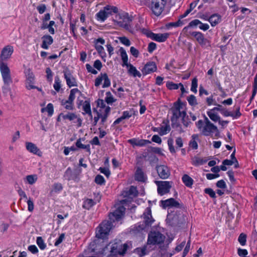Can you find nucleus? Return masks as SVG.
Here are the masks:
<instances>
[{
	"mask_svg": "<svg viewBox=\"0 0 257 257\" xmlns=\"http://www.w3.org/2000/svg\"><path fill=\"white\" fill-rule=\"evenodd\" d=\"M205 193L208 194L212 198H215L216 195L215 192L211 188H206L205 189Z\"/></svg>",
	"mask_w": 257,
	"mask_h": 257,
	"instance_id": "nucleus-59",
	"label": "nucleus"
},
{
	"mask_svg": "<svg viewBox=\"0 0 257 257\" xmlns=\"http://www.w3.org/2000/svg\"><path fill=\"white\" fill-rule=\"evenodd\" d=\"M110 111V108L109 106H107L103 111V109H100V118L101 119L100 124L102 125H104V123L106 121L107 118L108 116V114Z\"/></svg>",
	"mask_w": 257,
	"mask_h": 257,
	"instance_id": "nucleus-25",
	"label": "nucleus"
},
{
	"mask_svg": "<svg viewBox=\"0 0 257 257\" xmlns=\"http://www.w3.org/2000/svg\"><path fill=\"white\" fill-rule=\"evenodd\" d=\"M102 81H104L102 86L103 88L107 87L110 86V81L106 73L102 74Z\"/></svg>",
	"mask_w": 257,
	"mask_h": 257,
	"instance_id": "nucleus-46",
	"label": "nucleus"
},
{
	"mask_svg": "<svg viewBox=\"0 0 257 257\" xmlns=\"http://www.w3.org/2000/svg\"><path fill=\"white\" fill-rule=\"evenodd\" d=\"M105 95V101L107 104H112L115 102L116 99L113 97L110 92H107Z\"/></svg>",
	"mask_w": 257,
	"mask_h": 257,
	"instance_id": "nucleus-40",
	"label": "nucleus"
},
{
	"mask_svg": "<svg viewBox=\"0 0 257 257\" xmlns=\"http://www.w3.org/2000/svg\"><path fill=\"white\" fill-rule=\"evenodd\" d=\"M64 78L66 79L67 84L69 87L77 86L75 78L72 75L69 70L64 71Z\"/></svg>",
	"mask_w": 257,
	"mask_h": 257,
	"instance_id": "nucleus-19",
	"label": "nucleus"
},
{
	"mask_svg": "<svg viewBox=\"0 0 257 257\" xmlns=\"http://www.w3.org/2000/svg\"><path fill=\"white\" fill-rule=\"evenodd\" d=\"M221 18L217 14L212 15L208 19H205L206 20H208L211 25L212 26H216L220 21Z\"/></svg>",
	"mask_w": 257,
	"mask_h": 257,
	"instance_id": "nucleus-29",
	"label": "nucleus"
},
{
	"mask_svg": "<svg viewBox=\"0 0 257 257\" xmlns=\"http://www.w3.org/2000/svg\"><path fill=\"white\" fill-rule=\"evenodd\" d=\"M26 147L27 150L30 152L39 156H41L42 152L34 144L31 142H26Z\"/></svg>",
	"mask_w": 257,
	"mask_h": 257,
	"instance_id": "nucleus-21",
	"label": "nucleus"
},
{
	"mask_svg": "<svg viewBox=\"0 0 257 257\" xmlns=\"http://www.w3.org/2000/svg\"><path fill=\"white\" fill-rule=\"evenodd\" d=\"M112 222L110 220H104L102 222L96 229V237L102 239L105 238L112 227Z\"/></svg>",
	"mask_w": 257,
	"mask_h": 257,
	"instance_id": "nucleus-3",
	"label": "nucleus"
},
{
	"mask_svg": "<svg viewBox=\"0 0 257 257\" xmlns=\"http://www.w3.org/2000/svg\"><path fill=\"white\" fill-rule=\"evenodd\" d=\"M63 189L62 185L61 183H57L53 184L52 186V192H54L55 193L59 192Z\"/></svg>",
	"mask_w": 257,
	"mask_h": 257,
	"instance_id": "nucleus-47",
	"label": "nucleus"
},
{
	"mask_svg": "<svg viewBox=\"0 0 257 257\" xmlns=\"http://www.w3.org/2000/svg\"><path fill=\"white\" fill-rule=\"evenodd\" d=\"M127 69L128 72L130 75H133L134 77H141V73L139 71H138L136 68L134 67L133 65H130V67Z\"/></svg>",
	"mask_w": 257,
	"mask_h": 257,
	"instance_id": "nucleus-34",
	"label": "nucleus"
},
{
	"mask_svg": "<svg viewBox=\"0 0 257 257\" xmlns=\"http://www.w3.org/2000/svg\"><path fill=\"white\" fill-rule=\"evenodd\" d=\"M201 133L205 136H212L213 134H215L216 137L219 135L217 127L211 123L207 117H205V124Z\"/></svg>",
	"mask_w": 257,
	"mask_h": 257,
	"instance_id": "nucleus-6",
	"label": "nucleus"
},
{
	"mask_svg": "<svg viewBox=\"0 0 257 257\" xmlns=\"http://www.w3.org/2000/svg\"><path fill=\"white\" fill-rule=\"evenodd\" d=\"M182 181L184 184L189 187H191L193 183V180L187 174L183 175Z\"/></svg>",
	"mask_w": 257,
	"mask_h": 257,
	"instance_id": "nucleus-36",
	"label": "nucleus"
},
{
	"mask_svg": "<svg viewBox=\"0 0 257 257\" xmlns=\"http://www.w3.org/2000/svg\"><path fill=\"white\" fill-rule=\"evenodd\" d=\"M138 195V191L136 187L132 186L129 189H126L122 193V196L125 198L120 201L121 204H124L126 202L130 201L134 197H136Z\"/></svg>",
	"mask_w": 257,
	"mask_h": 257,
	"instance_id": "nucleus-12",
	"label": "nucleus"
},
{
	"mask_svg": "<svg viewBox=\"0 0 257 257\" xmlns=\"http://www.w3.org/2000/svg\"><path fill=\"white\" fill-rule=\"evenodd\" d=\"M135 179L141 182H144L145 180V174L142 169L140 168H138L136 170L135 173Z\"/></svg>",
	"mask_w": 257,
	"mask_h": 257,
	"instance_id": "nucleus-30",
	"label": "nucleus"
},
{
	"mask_svg": "<svg viewBox=\"0 0 257 257\" xmlns=\"http://www.w3.org/2000/svg\"><path fill=\"white\" fill-rule=\"evenodd\" d=\"M38 176L36 174L27 175L25 178L24 180L28 184L33 185L37 181Z\"/></svg>",
	"mask_w": 257,
	"mask_h": 257,
	"instance_id": "nucleus-31",
	"label": "nucleus"
},
{
	"mask_svg": "<svg viewBox=\"0 0 257 257\" xmlns=\"http://www.w3.org/2000/svg\"><path fill=\"white\" fill-rule=\"evenodd\" d=\"M207 113L210 118L214 122L218 121L220 118L218 114L213 111V110L208 111Z\"/></svg>",
	"mask_w": 257,
	"mask_h": 257,
	"instance_id": "nucleus-37",
	"label": "nucleus"
},
{
	"mask_svg": "<svg viewBox=\"0 0 257 257\" xmlns=\"http://www.w3.org/2000/svg\"><path fill=\"white\" fill-rule=\"evenodd\" d=\"M99 170L101 173L104 174L107 177H108L110 174V171L108 168L100 167Z\"/></svg>",
	"mask_w": 257,
	"mask_h": 257,
	"instance_id": "nucleus-62",
	"label": "nucleus"
},
{
	"mask_svg": "<svg viewBox=\"0 0 257 257\" xmlns=\"http://www.w3.org/2000/svg\"><path fill=\"white\" fill-rule=\"evenodd\" d=\"M155 183L158 187V192L161 195L169 193L173 185L172 182L166 181H156Z\"/></svg>",
	"mask_w": 257,
	"mask_h": 257,
	"instance_id": "nucleus-11",
	"label": "nucleus"
},
{
	"mask_svg": "<svg viewBox=\"0 0 257 257\" xmlns=\"http://www.w3.org/2000/svg\"><path fill=\"white\" fill-rule=\"evenodd\" d=\"M156 170L159 176L162 179H167L170 175L169 169L167 166L158 165L156 167Z\"/></svg>",
	"mask_w": 257,
	"mask_h": 257,
	"instance_id": "nucleus-17",
	"label": "nucleus"
},
{
	"mask_svg": "<svg viewBox=\"0 0 257 257\" xmlns=\"http://www.w3.org/2000/svg\"><path fill=\"white\" fill-rule=\"evenodd\" d=\"M61 104L62 105L64 106V108L66 109L70 110L73 109V103L71 101H69L68 99L62 100Z\"/></svg>",
	"mask_w": 257,
	"mask_h": 257,
	"instance_id": "nucleus-39",
	"label": "nucleus"
},
{
	"mask_svg": "<svg viewBox=\"0 0 257 257\" xmlns=\"http://www.w3.org/2000/svg\"><path fill=\"white\" fill-rule=\"evenodd\" d=\"M94 204V202L92 199H87L84 202L83 207V208L89 209L91 207H92Z\"/></svg>",
	"mask_w": 257,
	"mask_h": 257,
	"instance_id": "nucleus-44",
	"label": "nucleus"
},
{
	"mask_svg": "<svg viewBox=\"0 0 257 257\" xmlns=\"http://www.w3.org/2000/svg\"><path fill=\"white\" fill-rule=\"evenodd\" d=\"M82 109L85 113L88 114L91 118L92 117L89 102L85 101L82 104Z\"/></svg>",
	"mask_w": 257,
	"mask_h": 257,
	"instance_id": "nucleus-35",
	"label": "nucleus"
},
{
	"mask_svg": "<svg viewBox=\"0 0 257 257\" xmlns=\"http://www.w3.org/2000/svg\"><path fill=\"white\" fill-rule=\"evenodd\" d=\"M166 86L170 90L178 89L179 88H180L182 94L186 92L183 85L181 83L176 84L173 82H168L166 84Z\"/></svg>",
	"mask_w": 257,
	"mask_h": 257,
	"instance_id": "nucleus-23",
	"label": "nucleus"
},
{
	"mask_svg": "<svg viewBox=\"0 0 257 257\" xmlns=\"http://www.w3.org/2000/svg\"><path fill=\"white\" fill-rule=\"evenodd\" d=\"M207 160L198 157H194L192 159V164L195 166L201 165L206 163Z\"/></svg>",
	"mask_w": 257,
	"mask_h": 257,
	"instance_id": "nucleus-32",
	"label": "nucleus"
},
{
	"mask_svg": "<svg viewBox=\"0 0 257 257\" xmlns=\"http://www.w3.org/2000/svg\"><path fill=\"white\" fill-rule=\"evenodd\" d=\"M183 221V215L181 214H169L167 218V223L171 226L178 225L182 223Z\"/></svg>",
	"mask_w": 257,
	"mask_h": 257,
	"instance_id": "nucleus-13",
	"label": "nucleus"
},
{
	"mask_svg": "<svg viewBox=\"0 0 257 257\" xmlns=\"http://www.w3.org/2000/svg\"><path fill=\"white\" fill-rule=\"evenodd\" d=\"M196 124L198 130L202 133V131L205 124V121L204 122L202 120H199L196 123Z\"/></svg>",
	"mask_w": 257,
	"mask_h": 257,
	"instance_id": "nucleus-61",
	"label": "nucleus"
},
{
	"mask_svg": "<svg viewBox=\"0 0 257 257\" xmlns=\"http://www.w3.org/2000/svg\"><path fill=\"white\" fill-rule=\"evenodd\" d=\"M108 246H110L111 254L115 256H123L126 250L130 248L128 243L121 244L120 242L110 243Z\"/></svg>",
	"mask_w": 257,
	"mask_h": 257,
	"instance_id": "nucleus-2",
	"label": "nucleus"
},
{
	"mask_svg": "<svg viewBox=\"0 0 257 257\" xmlns=\"http://www.w3.org/2000/svg\"><path fill=\"white\" fill-rule=\"evenodd\" d=\"M257 92V73L255 75L254 78V81L253 84V91H252V96L251 97V99H252L253 97L255 96L256 93Z\"/></svg>",
	"mask_w": 257,
	"mask_h": 257,
	"instance_id": "nucleus-50",
	"label": "nucleus"
},
{
	"mask_svg": "<svg viewBox=\"0 0 257 257\" xmlns=\"http://www.w3.org/2000/svg\"><path fill=\"white\" fill-rule=\"evenodd\" d=\"M77 147L86 150L87 152H90V146L89 145H85L81 143V139L78 140L76 142Z\"/></svg>",
	"mask_w": 257,
	"mask_h": 257,
	"instance_id": "nucleus-45",
	"label": "nucleus"
},
{
	"mask_svg": "<svg viewBox=\"0 0 257 257\" xmlns=\"http://www.w3.org/2000/svg\"><path fill=\"white\" fill-rule=\"evenodd\" d=\"M128 142L132 145L133 146H144L147 144H151V142L149 140H138L136 139H133L128 140Z\"/></svg>",
	"mask_w": 257,
	"mask_h": 257,
	"instance_id": "nucleus-22",
	"label": "nucleus"
},
{
	"mask_svg": "<svg viewBox=\"0 0 257 257\" xmlns=\"http://www.w3.org/2000/svg\"><path fill=\"white\" fill-rule=\"evenodd\" d=\"M43 43L42 47L44 49H47L48 48L49 45H51L53 41V38L49 35H45L42 37Z\"/></svg>",
	"mask_w": 257,
	"mask_h": 257,
	"instance_id": "nucleus-27",
	"label": "nucleus"
},
{
	"mask_svg": "<svg viewBox=\"0 0 257 257\" xmlns=\"http://www.w3.org/2000/svg\"><path fill=\"white\" fill-rule=\"evenodd\" d=\"M28 209L30 212H32L34 208L33 202L31 198H29L27 201Z\"/></svg>",
	"mask_w": 257,
	"mask_h": 257,
	"instance_id": "nucleus-58",
	"label": "nucleus"
},
{
	"mask_svg": "<svg viewBox=\"0 0 257 257\" xmlns=\"http://www.w3.org/2000/svg\"><path fill=\"white\" fill-rule=\"evenodd\" d=\"M197 82H198V80L196 77L194 78L192 81L191 90L194 93H196L197 91V88L198 86Z\"/></svg>",
	"mask_w": 257,
	"mask_h": 257,
	"instance_id": "nucleus-49",
	"label": "nucleus"
},
{
	"mask_svg": "<svg viewBox=\"0 0 257 257\" xmlns=\"http://www.w3.org/2000/svg\"><path fill=\"white\" fill-rule=\"evenodd\" d=\"M37 243L41 249H44L46 248V244L44 243L42 237H38L37 238Z\"/></svg>",
	"mask_w": 257,
	"mask_h": 257,
	"instance_id": "nucleus-53",
	"label": "nucleus"
},
{
	"mask_svg": "<svg viewBox=\"0 0 257 257\" xmlns=\"http://www.w3.org/2000/svg\"><path fill=\"white\" fill-rule=\"evenodd\" d=\"M157 70V66L154 62H149L144 66L143 73L147 74L155 71Z\"/></svg>",
	"mask_w": 257,
	"mask_h": 257,
	"instance_id": "nucleus-24",
	"label": "nucleus"
},
{
	"mask_svg": "<svg viewBox=\"0 0 257 257\" xmlns=\"http://www.w3.org/2000/svg\"><path fill=\"white\" fill-rule=\"evenodd\" d=\"M165 236L158 231L150 232L148 235V244L150 245L159 244L163 242Z\"/></svg>",
	"mask_w": 257,
	"mask_h": 257,
	"instance_id": "nucleus-9",
	"label": "nucleus"
},
{
	"mask_svg": "<svg viewBox=\"0 0 257 257\" xmlns=\"http://www.w3.org/2000/svg\"><path fill=\"white\" fill-rule=\"evenodd\" d=\"M239 107H237L235 112L224 110L222 113L225 116H231L233 118H236L241 115V113L239 112Z\"/></svg>",
	"mask_w": 257,
	"mask_h": 257,
	"instance_id": "nucleus-28",
	"label": "nucleus"
},
{
	"mask_svg": "<svg viewBox=\"0 0 257 257\" xmlns=\"http://www.w3.org/2000/svg\"><path fill=\"white\" fill-rule=\"evenodd\" d=\"M238 241L242 245H244L246 241V235L242 233L240 234L238 239Z\"/></svg>",
	"mask_w": 257,
	"mask_h": 257,
	"instance_id": "nucleus-55",
	"label": "nucleus"
},
{
	"mask_svg": "<svg viewBox=\"0 0 257 257\" xmlns=\"http://www.w3.org/2000/svg\"><path fill=\"white\" fill-rule=\"evenodd\" d=\"M200 23H201V21H200L199 20H197V19L194 20L190 22V23L189 24V26L188 27H185L183 29V31L187 30L189 27H195L198 25H199V24H200Z\"/></svg>",
	"mask_w": 257,
	"mask_h": 257,
	"instance_id": "nucleus-54",
	"label": "nucleus"
},
{
	"mask_svg": "<svg viewBox=\"0 0 257 257\" xmlns=\"http://www.w3.org/2000/svg\"><path fill=\"white\" fill-rule=\"evenodd\" d=\"M198 139V136L197 135H193L192 136V140L190 141L189 146L193 149H197L198 145L196 140Z\"/></svg>",
	"mask_w": 257,
	"mask_h": 257,
	"instance_id": "nucleus-41",
	"label": "nucleus"
},
{
	"mask_svg": "<svg viewBox=\"0 0 257 257\" xmlns=\"http://www.w3.org/2000/svg\"><path fill=\"white\" fill-rule=\"evenodd\" d=\"M77 95H78L79 96L81 95V92L77 88L72 89L70 91V93L68 99L69 100V101L73 102V101Z\"/></svg>",
	"mask_w": 257,
	"mask_h": 257,
	"instance_id": "nucleus-33",
	"label": "nucleus"
},
{
	"mask_svg": "<svg viewBox=\"0 0 257 257\" xmlns=\"http://www.w3.org/2000/svg\"><path fill=\"white\" fill-rule=\"evenodd\" d=\"M104 40L101 38H98L96 40L95 48L99 53H101L103 50V48L101 45H99L98 43H100L101 44H104Z\"/></svg>",
	"mask_w": 257,
	"mask_h": 257,
	"instance_id": "nucleus-38",
	"label": "nucleus"
},
{
	"mask_svg": "<svg viewBox=\"0 0 257 257\" xmlns=\"http://www.w3.org/2000/svg\"><path fill=\"white\" fill-rule=\"evenodd\" d=\"M170 34L169 33L163 34H155L150 32L148 34V36L152 38L153 40L159 42H165L169 37Z\"/></svg>",
	"mask_w": 257,
	"mask_h": 257,
	"instance_id": "nucleus-18",
	"label": "nucleus"
},
{
	"mask_svg": "<svg viewBox=\"0 0 257 257\" xmlns=\"http://www.w3.org/2000/svg\"><path fill=\"white\" fill-rule=\"evenodd\" d=\"M216 186L220 188H225L226 187L225 182L223 180L218 181L216 183Z\"/></svg>",
	"mask_w": 257,
	"mask_h": 257,
	"instance_id": "nucleus-64",
	"label": "nucleus"
},
{
	"mask_svg": "<svg viewBox=\"0 0 257 257\" xmlns=\"http://www.w3.org/2000/svg\"><path fill=\"white\" fill-rule=\"evenodd\" d=\"M167 0H152L151 9L156 16H160L164 10Z\"/></svg>",
	"mask_w": 257,
	"mask_h": 257,
	"instance_id": "nucleus-8",
	"label": "nucleus"
},
{
	"mask_svg": "<svg viewBox=\"0 0 257 257\" xmlns=\"http://www.w3.org/2000/svg\"><path fill=\"white\" fill-rule=\"evenodd\" d=\"M118 39L119 40L120 42L123 45L126 46H129L131 45V42L126 37H118Z\"/></svg>",
	"mask_w": 257,
	"mask_h": 257,
	"instance_id": "nucleus-56",
	"label": "nucleus"
},
{
	"mask_svg": "<svg viewBox=\"0 0 257 257\" xmlns=\"http://www.w3.org/2000/svg\"><path fill=\"white\" fill-rule=\"evenodd\" d=\"M45 111H47L48 115L51 116L54 111L53 105L52 103H49L47 107L45 108H42L41 109V112H44Z\"/></svg>",
	"mask_w": 257,
	"mask_h": 257,
	"instance_id": "nucleus-43",
	"label": "nucleus"
},
{
	"mask_svg": "<svg viewBox=\"0 0 257 257\" xmlns=\"http://www.w3.org/2000/svg\"><path fill=\"white\" fill-rule=\"evenodd\" d=\"M54 88L57 92H58L61 87V81L58 76H56L55 78V83L54 84Z\"/></svg>",
	"mask_w": 257,
	"mask_h": 257,
	"instance_id": "nucleus-48",
	"label": "nucleus"
},
{
	"mask_svg": "<svg viewBox=\"0 0 257 257\" xmlns=\"http://www.w3.org/2000/svg\"><path fill=\"white\" fill-rule=\"evenodd\" d=\"M189 104L192 106H196L198 104L196 97L193 95H190L187 98Z\"/></svg>",
	"mask_w": 257,
	"mask_h": 257,
	"instance_id": "nucleus-42",
	"label": "nucleus"
},
{
	"mask_svg": "<svg viewBox=\"0 0 257 257\" xmlns=\"http://www.w3.org/2000/svg\"><path fill=\"white\" fill-rule=\"evenodd\" d=\"M190 34L201 47H206L209 45V41L204 37L203 34L201 32H192Z\"/></svg>",
	"mask_w": 257,
	"mask_h": 257,
	"instance_id": "nucleus-16",
	"label": "nucleus"
},
{
	"mask_svg": "<svg viewBox=\"0 0 257 257\" xmlns=\"http://www.w3.org/2000/svg\"><path fill=\"white\" fill-rule=\"evenodd\" d=\"M124 211L125 208L122 205L116 207V209L109 214V219L112 222L119 220L123 216Z\"/></svg>",
	"mask_w": 257,
	"mask_h": 257,
	"instance_id": "nucleus-14",
	"label": "nucleus"
},
{
	"mask_svg": "<svg viewBox=\"0 0 257 257\" xmlns=\"http://www.w3.org/2000/svg\"><path fill=\"white\" fill-rule=\"evenodd\" d=\"M170 130L169 126H162L159 128L158 133L161 136H163L167 134L170 131Z\"/></svg>",
	"mask_w": 257,
	"mask_h": 257,
	"instance_id": "nucleus-52",
	"label": "nucleus"
},
{
	"mask_svg": "<svg viewBox=\"0 0 257 257\" xmlns=\"http://www.w3.org/2000/svg\"><path fill=\"white\" fill-rule=\"evenodd\" d=\"M61 116L63 119H68L70 121L77 119L78 122L80 124L81 120L78 117L77 115L74 113L69 112L67 114L61 113Z\"/></svg>",
	"mask_w": 257,
	"mask_h": 257,
	"instance_id": "nucleus-26",
	"label": "nucleus"
},
{
	"mask_svg": "<svg viewBox=\"0 0 257 257\" xmlns=\"http://www.w3.org/2000/svg\"><path fill=\"white\" fill-rule=\"evenodd\" d=\"M136 252L140 256L145 255L147 253L146 247L137 248L136 249Z\"/></svg>",
	"mask_w": 257,
	"mask_h": 257,
	"instance_id": "nucleus-51",
	"label": "nucleus"
},
{
	"mask_svg": "<svg viewBox=\"0 0 257 257\" xmlns=\"http://www.w3.org/2000/svg\"><path fill=\"white\" fill-rule=\"evenodd\" d=\"M144 219V224L135 225L131 229V232L132 234H135L141 230L145 229L147 226H151L154 222V219L153 218L151 214V210L150 208L148 207L144 212L143 215Z\"/></svg>",
	"mask_w": 257,
	"mask_h": 257,
	"instance_id": "nucleus-1",
	"label": "nucleus"
},
{
	"mask_svg": "<svg viewBox=\"0 0 257 257\" xmlns=\"http://www.w3.org/2000/svg\"><path fill=\"white\" fill-rule=\"evenodd\" d=\"M117 8L115 7L106 6L102 10L100 11L97 14L96 17L98 20L104 21V20L111 15L112 12L116 13Z\"/></svg>",
	"mask_w": 257,
	"mask_h": 257,
	"instance_id": "nucleus-10",
	"label": "nucleus"
},
{
	"mask_svg": "<svg viewBox=\"0 0 257 257\" xmlns=\"http://www.w3.org/2000/svg\"><path fill=\"white\" fill-rule=\"evenodd\" d=\"M181 106L180 105H177L176 107L172 108V112L173 113V116L172 117V121L173 122L176 121L177 119L179 117L182 118L183 117L186 116V112L184 110H181ZM173 127L176 128V130L180 133L184 132V130L182 127V126H181L180 124L178 125L173 122Z\"/></svg>",
	"mask_w": 257,
	"mask_h": 257,
	"instance_id": "nucleus-5",
	"label": "nucleus"
},
{
	"mask_svg": "<svg viewBox=\"0 0 257 257\" xmlns=\"http://www.w3.org/2000/svg\"><path fill=\"white\" fill-rule=\"evenodd\" d=\"M119 51L120 53V56L122 59V61L125 60L126 59H128L127 54L125 51V50L123 48H120L119 49Z\"/></svg>",
	"mask_w": 257,
	"mask_h": 257,
	"instance_id": "nucleus-60",
	"label": "nucleus"
},
{
	"mask_svg": "<svg viewBox=\"0 0 257 257\" xmlns=\"http://www.w3.org/2000/svg\"><path fill=\"white\" fill-rule=\"evenodd\" d=\"M113 21L116 26L128 30L129 29L130 24L132 21V18L130 17L127 13L118 14L115 15Z\"/></svg>",
	"mask_w": 257,
	"mask_h": 257,
	"instance_id": "nucleus-4",
	"label": "nucleus"
},
{
	"mask_svg": "<svg viewBox=\"0 0 257 257\" xmlns=\"http://www.w3.org/2000/svg\"><path fill=\"white\" fill-rule=\"evenodd\" d=\"M104 179L102 176L98 175L95 177V182L96 184L102 185L104 183Z\"/></svg>",
	"mask_w": 257,
	"mask_h": 257,
	"instance_id": "nucleus-57",
	"label": "nucleus"
},
{
	"mask_svg": "<svg viewBox=\"0 0 257 257\" xmlns=\"http://www.w3.org/2000/svg\"><path fill=\"white\" fill-rule=\"evenodd\" d=\"M0 71L4 84L6 85H10L12 83L13 80L10 69L6 63L0 61Z\"/></svg>",
	"mask_w": 257,
	"mask_h": 257,
	"instance_id": "nucleus-7",
	"label": "nucleus"
},
{
	"mask_svg": "<svg viewBox=\"0 0 257 257\" xmlns=\"http://www.w3.org/2000/svg\"><path fill=\"white\" fill-rule=\"evenodd\" d=\"M14 47L11 45L5 46L1 51L0 61L4 62L10 59L14 52Z\"/></svg>",
	"mask_w": 257,
	"mask_h": 257,
	"instance_id": "nucleus-15",
	"label": "nucleus"
},
{
	"mask_svg": "<svg viewBox=\"0 0 257 257\" xmlns=\"http://www.w3.org/2000/svg\"><path fill=\"white\" fill-rule=\"evenodd\" d=\"M161 204L163 208L166 207H176L179 208L180 204L179 202L175 200L174 198H170L161 201Z\"/></svg>",
	"mask_w": 257,
	"mask_h": 257,
	"instance_id": "nucleus-20",
	"label": "nucleus"
},
{
	"mask_svg": "<svg viewBox=\"0 0 257 257\" xmlns=\"http://www.w3.org/2000/svg\"><path fill=\"white\" fill-rule=\"evenodd\" d=\"M168 144L169 147V150L171 153H175V150L173 146V140L172 139H169L168 141Z\"/></svg>",
	"mask_w": 257,
	"mask_h": 257,
	"instance_id": "nucleus-63",
	"label": "nucleus"
}]
</instances>
